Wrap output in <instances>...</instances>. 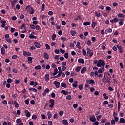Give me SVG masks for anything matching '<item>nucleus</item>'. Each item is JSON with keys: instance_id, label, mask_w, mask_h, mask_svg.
<instances>
[{"instance_id": "f257e3e1", "label": "nucleus", "mask_w": 125, "mask_h": 125, "mask_svg": "<svg viewBox=\"0 0 125 125\" xmlns=\"http://www.w3.org/2000/svg\"><path fill=\"white\" fill-rule=\"evenodd\" d=\"M105 65H106V63L104 62V61L100 59L97 64V67L99 68H105Z\"/></svg>"}, {"instance_id": "f03ea898", "label": "nucleus", "mask_w": 125, "mask_h": 125, "mask_svg": "<svg viewBox=\"0 0 125 125\" xmlns=\"http://www.w3.org/2000/svg\"><path fill=\"white\" fill-rule=\"evenodd\" d=\"M25 10L26 11L29 12L30 14H34V12H35V10H34V8H32V6L28 5L25 7Z\"/></svg>"}, {"instance_id": "7ed1b4c3", "label": "nucleus", "mask_w": 125, "mask_h": 125, "mask_svg": "<svg viewBox=\"0 0 125 125\" xmlns=\"http://www.w3.org/2000/svg\"><path fill=\"white\" fill-rule=\"evenodd\" d=\"M59 71V73L58 74V75H57L56 76H54L52 77V79H57V78H59L60 77V76H61V75H62V70H61V67H59L58 68Z\"/></svg>"}, {"instance_id": "20e7f679", "label": "nucleus", "mask_w": 125, "mask_h": 125, "mask_svg": "<svg viewBox=\"0 0 125 125\" xmlns=\"http://www.w3.org/2000/svg\"><path fill=\"white\" fill-rule=\"evenodd\" d=\"M49 102L50 104L49 107L51 108H53V107H54V100L51 99L49 100Z\"/></svg>"}, {"instance_id": "39448f33", "label": "nucleus", "mask_w": 125, "mask_h": 125, "mask_svg": "<svg viewBox=\"0 0 125 125\" xmlns=\"http://www.w3.org/2000/svg\"><path fill=\"white\" fill-rule=\"evenodd\" d=\"M86 82L89 84H95V82H94V80L93 79H87Z\"/></svg>"}, {"instance_id": "423d86ee", "label": "nucleus", "mask_w": 125, "mask_h": 125, "mask_svg": "<svg viewBox=\"0 0 125 125\" xmlns=\"http://www.w3.org/2000/svg\"><path fill=\"white\" fill-rule=\"evenodd\" d=\"M119 19H118V18H114L113 19L110 20V23L111 24H113L114 23H118L119 22Z\"/></svg>"}, {"instance_id": "0eeeda50", "label": "nucleus", "mask_w": 125, "mask_h": 125, "mask_svg": "<svg viewBox=\"0 0 125 125\" xmlns=\"http://www.w3.org/2000/svg\"><path fill=\"white\" fill-rule=\"evenodd\" d=\"M53 83L55 85L56 88H59V87H60V83L59 82L54 81Z\"/></svg>"}, {"instance_id": "6e6552de", "label": "nucleus", "mask_w": 125, "mask_h": 125, "mask_svg": "<svg viewBox=\"0 0 125 125\" xmlns=\"http://www.w3.org/2000/svg\"><path fill=\"white\" fill-rule=\"evenodd\" d=\"M21 30H23L21 31V33H25L26 31H27V29H26V25L25 24H23L20 28Z\"/></svg>"}, {"instance_id": "1a4fd4ad", "label": "nucleus", "mask_w": 125, "mask_h": 125, "mask_svg": "<svg viewBox=\"0 0 125 125\" xmlns=\"http://www.w3.org/2000/svg\"><path fill=\"white\" fill-rule=\"evenodd\" d=\"M87 54H88L90 57H92V56H93V53L91 52V50L88 48H87Z\"/></svg>"}, {"instance_id": "9d476101", "label": "nucleus", "mask_w": 125, "mask_h": 125, "mask_svg": "<svg viewBox=\"0 0 125 125\" xmlns=\"http://www.w3.org/2000/svg\"><path fill=\"white\" fill-rule=\"evenodd\" d=\"M16 123L18 125H23V122L20 119H17L16 120Z\"/></svg>"}, {"instance_id": "9b49d317", "label": "nucleus", "mask_w": 125, "mask_h": 125, "mask_svg": "<svg viewBox=\"0 0 125 125\" xmlns=\"http://www.w3.org/2000/svg\"><path fill=\"white\" fill-rule=\"evenodd\" d=\"M89 120L90 122H92V123H94V122L96 121V118H95V116L93 115L92 117H90Z\"/></svg>"}, {"instance_id": "f8f14e48", "label": "nucleus", "mask_w": 125, "mask_h": 125, "mask_svg": "<svg viewBox=\"0 0 125 125\" xmlns=\"http://www.w3.org/2000/svg\"><path fill=\"white\" fill-rule=\"evenodd\" d=\"M116 47H117L118 49L119 50V53H123V48H122V46L117 45Z\"/></svg>"}, {"instance_id": "ddd939ff", "label": "nucleus", "mask_w": 125, "mask_h": 125, "mask_svg": "<svg viewBox=\"0 0 125 125\" xmlns=\"http://www.w3.org/2000/svg\"><path fill=\"white\" fill-rule=\"evenodd\" d=\"M78 63L80 64H84V59L79 58L78 60Z\"/></svg>"}, {"instance_id": "4468645a", "label": "nucleus", "mask_w": 125, "mask_h": 125, "mask_svg": "<svg viewBox=\"0 0 125 125\" xmlns=\"http://www.w3.org/2000/svg\"><path fill=\"white\" fill-rule=\"evenodd\" d=\"M25 114L27 118H30L31 117V113L29 112V110H25Z\"/></svg>"}, {"instance_id": "2eb2a0df", "label": "nucleus", "mask_w": 125, "mask_h": 125, "mask_svg": "<svg viewBox=\"0 0 125 125\" xmlns=\"http://www.w3.org/2000/svg\"><path fill=\"white\" fill-rule=\"evenodd\" d=\"M119 21H120L119 25H120L121 26L124 25V19L120 18Z\"/></svg>"}, {"instance_id": "dca6fc26", "label": "nucleus", "mask_w": 125, "mask_h": 125, "mask_svg": "<svg viewBox=\"0 0 125 125\" xmlns=\"http://www.w3.org/2000/svg\"><path fill=\"white\" fill-rule=\"evenodd\" d=\"M34 45L37 47V48H41V44L38 42H35Z\"/></svg>"}, {"instance_id": "f3484780", "label": "nucleus", "mask_w": 125, "mask_h": 125, "mask_svg": "<svg viewBox=\"0 0 125 125\" xmlns=\"http://www.w3.org/2000/svg\"><path fill=\"white\" fill-rule=\"evenodd\" d=\"M104 68L101 67L100 69H99L98 70V73L99 74H102V73H103V72H104Z\"/></svg>"}, {"instance_id": "a211bd4d", "label": "nucleus", "mask_w": 125, "mask_h": 125, "mask_svg": "<svg viewBox=\"0 0 125 125\" xmlns=\"http://www.w3.org/2000/svg\"><path fill=\"white\" fill-rule=\"evenodd\" d=\"M44 58H45V59H49V55H48V54H47V53H44Z\"/></svg>"}, {"instance_id": "6ab92c4d", "label": "nucleus", "mask_w": 125, "mask_h": 125, "mask_svg": "<svg viewBox=\"0 0 125 125\" xmlns=\"http://www.w3.org/2000/svg\"><path fill=\"white\" fill-rule=\"evenodd\" d=\"M1 53L2 55H4L5 54V49H4V47H2L1 48Z\"/></svg>"}, {"instance_id": "aec40b11", "label": "nucleus", "mask_w": 125, "mask_h": 125, "mask_svg": "<svg viewBox=\"0 0 125 125\" xmlns=\"http://www.w3.org/2000/svg\"><path fill=\"white\" fill-rule=\"evenodd\" d=\"M62 123L63 124V125H69V123H68V120H67L66 119L62 120Z\"/></svg>"}, {"instance_id": "412c9836", "label": "nucleus", "mask_w": 125, "mask_h": 125, "mask_svg": "<svg viewBox=\"0 0 125 125\" xmlns=\"http://www.w3.org/2000/svg\"><path fill=\"white\" fill-rule=\"evenodd\" d=\"M118 17L119 18H125V15H124L123 13H119L117 14Z\"/></svg>"}, {"instance_id": "4be33fe9", "label": "nucleus", "mask_w": 125, "mask_h": 125, "mask_svg": "<svg viewBox=\"0 0 125 125\" xmlns=\"http://www.w3.org/2000/svg\"><path fill=\"white\" fill-rule=\"evenodd\" d=\"M58 73V69L57 68H55L54 70V72L53 73V76H56L57 75V73Z\"/></svg>"}, {"instance_id": "5701e85b", "label": "nucleus", "mask_w": 125, "mask_h": 125, "mask_svg": "<svg viewBox=\"0 0 125 125\" xmlns=\"http://www.w3.org/2000/svg\"><path fill=\"white\" fill-rule=\"evenodd\" d=\"M97 25V23H96V22L94 21H92V28H95V26Z\"/></svg>"}, {"instance_id": "b1692460", "label": "nucleus", "mask_w": 125, "mask_h": 125, "mask_svg": "<svg viewBox=\"0 0 125 125\" xmlns=\"http://www.w3.org/2000/svg\"><path fill=\"white\" fill-rule=\"evenodd\" d=\"M47 115L48 116V119H51L52 115L51 114V113L50 112L48 111L47 112Z\"/></svg>"}, {"instance_id": "393cba45", "label": "nucleus", "mask_w": 125, "mask_h": 125, "mask_svg": "<svg viewBox=\"0 0 125 125\" xmlns=\"http://www.w3.org/2000/svg\"><path fill=\"white\" fill-rule=\"evenodd\" d=\"M86 71V67H83L81 70V74H84V72Z\"/></svg>"}, {"instance_id": "a878e982", "label": "nucleus", "mask_w": 125, "mask_h": 125, "mask_svg": "<svg viewBox=\"0 0 125 125\" xmlns=\"http://www.w3.org/2000/svg\"><path fill=\"white\" fill-rule=\"evenodd\" d=\"M95 14L97 17H100L101 16V13L99 12H95Z\"/></svg>"}, {"instance_id": "bb28decb", "label": "nucleus", "mask_w": 125, "mask_h": 125, "mask_svg": "<svg viewBox=\"0 0 125 125\" xmlns=\"http://www.w3.org/2000/svg\"><path fill=\"white\" fill-rule=\"evenodd\" d=\"M14 105L15 108H19V104H18V103L16 101H14Z\"/></svg>"}, {"instance_id": "cd10ccee", "label": "nucleus", "mask_w": 125, "mask_h": 125, "mask_svg": "<svg viewBox=\"0 0 125 125\" xmlns=\"http://www.w3.org/2000/svg\"><path fill=\"white\" fill-rule=\"evenodd\" d=\"M49 80V74H46L45 75V81H48Z\"/></svg>"}, {"instance_id": "c85d7f7f", "label": "nucleus", "mask_w": 125, "mask_h": 125, "mask_svg": "<svg viewBox=\"0 0 125 125\" xmlns=\"http://www.w3.org/2000/svg\"><path fill=\"white\" fill-rule=\"evenodd\" d=\"M119 123H121L122 124H125V119H124L123 118H120V119H119Z\"/></svg>"}, {"instance_id": "c756f323", "label": "nucleus", "mask_w": 125, "mask_h": 125, "mask_svg": "<svg viewBox=\"0 0 125 125\" xmlns=\"http://www.w3.org/2000/svg\"><path fill=\"white\" fill-rule=\"evenodd\" d=\"M61 93L64 94V95H67V94H69V93L66 91L65 90H62L61 91Z\"/></svg>"}, {"instance_id": "7c9ffc66", "label": "nucleus", "mask_w": 125, "mask_h": 125, "mask_svg": "<svg viewBox=\"0 0 125 125\" xmlns=\"http://www.w3.org/2000/svg\"><path fill=\"white\" fill-rule=\"evenodd\" d=\"M29 89L30 91H33V92H37L38 91V90L35 88H29Z\"/></svg>"}, {"instance_id": "2f4dec72", "label": "nucleus", "mask_w": 125, "mask_h": 125, "mask_svg": "<svg viewBox=\"0 0 125 125\" xmlns=\"http://www.w3.org/2000/svg\"><path fill=\"white\" fill-rule=\"evenodd\" d=\"M87 45H88V46H91V45H92L91 41L88 40L87 41Z\"/></svg>"}, {"instance_id": "473e14b6", "label": "nucleus", "mask_w": 125, "mask_h": 125, "mask_svg": "<svg viewBox=\"0 0 125 125\" xmlns=\"http://www.w3.org/2000/svg\"><path fill=\"white\" fill-rule=\"evenodd\" d=\"M29 38L30 39H37V37L31 34L29 35Z\"/></svg>"}, {"instance_id": "72a5a7b5", "label": "nucleus", "mask_w": 125, "mask_h": 125, "mask_svg": "<svg viewBox=\"0 0 125 125\" xmlns=\"http://www.w3.org/2000/svg\"><path fill=\"white\" fill-rule=\"evenodd\" d=\"M61 85L62 87H64V88H67V84H66V83H61Z\"/></svg>"}, {"instance_id": "f704fd0d", "label": "nucleus", "mask_w": 125, "mask_h": 125, "mask_svg": "<svg viewBox=\"0 0 125 125\" xmlns=\"http://www.w3.org/2000/svg\"><path fill=\"white\" fill-rule=\"evenodd\" d=\"M42 66L41 65H38L35 67V70H41Z\"/></svg>"}, {"instance_id": "c9c22d12", "label": "nucleus", "mask_w": 125, "mask_h": 125, "mask_svg": "<svg viewBox=\"0 0 125 125\" xmlns=\"http://www.w3.org/2000/svg\"><path fill=\"white\" fill-rule=\"evenodd\" d=\"M67 100H71L72 99V96L68 95L66 96Z\"/></svg>"}, {"instance_id": "e433bc0d", "label": "nucleus", "mask_w": 125, "mask_h": 125, "mask_svg": "<svg viewBox=\"0 0 125 125\" xmlns=\"http://www.w3.org/2000/svg\"><path fill=\"white\" fill-rule=\"evenodd\" d=\"M81 45V43H80V42H78L76 44V47H77V48H78L79 49H81V47H80V46Z\"/></svg>"}, {"instance_id": "4c0bfd02", "label": "nucleus", "mask_w": 125, "mask_h": 125, "mask_svg": "<svg viewBox=\"0 0 125 125\" xmlns=\"http://www.w3.org/2000/svg\"><path fill=\"white\" fill-rule=\"evenodd\" d=\"M64 57L65 58H66V59H68V58H69V53H65L64 55Z\"/></svg>"}, {"instance_id": "58836bf2", "label": "nucleus", "mask_w": 125, "mask_h": 125, "mask_svg": "<svg viewBox=\"0 0 125 125\" xmlns=\"http://www.w3.org/2000/svg\"><path fill=\"white\" fill-rule=\"evenodd\" d=\"M103 96H104V99H105V100H107V99H108V98H109V97H108V96H107L106 93H104L103 94Z\"/></svg>"}, {"instance_id": "ea45409f", "label": "nucleus", "mask_w": 125, "mask_h": 125, "mask_svg": "<svg viewBox=\"0 0 125 125\" xmlns=\"http://www.w3.org/2000/svg\"><path fill=\"white\" fill-rule=\"evenodd\" d=\"M117 108H118V111H120V110H121V103H120V102H119L118 103Z\"/></svg>"}, {"instance_id": "a19ab883", "label": "nucleus", "mask_w": 125, "mask_h": 125, "mask_svg": "<svg viewBox=\"0 0 125 125\" xmlns=\"http://www.w3.org/2000/svg\"><path fill=\"white\" fill-rule=\"evenodd\" d=\"M90 25V22H85L83 23L84 26H89Z\"/></svg>"}, {"instance_id": "79ce46f5", "label": "nucleus", "mask_w": 125, "mask_h": 125, "mask_svg": "<svg viewBox=\"0 0 125 125\" xmlns=\"http://www.w3.org/2000/svg\"><path fill=\"white\" fill-rule=\"evenodd\" d=\"M55 39H56V34H53V35L52 36V40L53 41H54L55 40Z\"/></svg>"}, {"instance_id": "37998d69", "label": "nucleus", "mask_w": 125, "mask_h": 125, "mask_svg": "<svg viewBox=\"0 0 125 125\" xmlns=\"http://www.w3.org/2000/svg\"><path fill=\"white\" fill-rule=\"evenodd\" d=\"M70 34L72 36H75V35H76V32L73 30H71Z\"/></svg>"}, {"instance_id": "c03bdc74", "label": "nucleus", "mask_w": 125, "mask_h": 125, "mask_svg": "<svg viewBox=\"0 0 125 125\" xmlns=\"http://www.w3.org/2000/svg\"><path fill=\"white\" fill-rule=\"evenodd\" d=\"M106 122H107V119H106V118L102 119L101 121L102 124H105V123H106Z\"/></svg>"}, {"instance_id": "a18cd8bd", "label": "nucleus", "mask_w": 125, "mask_h": 125, "mask_svg": "<svg viewBox=\"0 0 125 125\" xmlns=\"http://www.w3.org/2000/svg\"><path fill=\"white\" fill-rule=\"evenodd\" d=\"M22 66L23 67L24 70H27V69H28V66L25 65V63H22Z\"/></svg>"}, {"instance_id": "49530a36", "label": "nucleus", "mask_w": 125, "mask_h": 125, "mask_svg": "<svg viewBox=\"0 0 125 125\" xmlns=\"http://www.w3.org/2000/svg\"><path fill=\"white\" fill-rule=\"evenodd\" d=\"M103 15L104 17H107L108 16V14L106 12H103Z\"/></svg>"}, {"instance_id": "de8ad7c7", "label": "nucleus", "mask_w": 125, "mask_h": 125, "mask_svg": "<svg viewBox=\"0 0 125 125\" xmlns=\"http://www.w3.org/2000/svg\"><path fill=\"white\" fill-rule=\"evenodd\" d=\"M45 46L46 49H47V50H49V49H50V46H49V45L46 44L45 45Z\"/></svg>"}, {"instance_id": "09e8293b", "label": "nucleus", "mask_w": 125, "mask_h": 125, "mask_svg": "<svg viewBox=\"0 0 125 125\" xmlns=\"http://www.w3.org/2000/svg\"><path fill=\"white\" fill-rule=\"evenodd\" d=\"M32 119H33V120H37V119H38V116L36 115H33L32 117Z\"/></svg>"}, {"instance_id": "8fccbe9b", "label": "nucleus", "mask_w": 125, "mask_h": 125, "mask_svg": "<svg viewBox=\"0 0 125 125\" xmlns=\"http://www.w3.org/2000/svg\"><path fill=\"white\" fill-rule=\"evenodd\" d=\"M81 66H78L76 68V72H79V71H80L81 70Z\"/></svg>"}, {"instance_id": "3c124183", "label": "nucleus", "mask_w": 125, "mask_h": 125, "mask_svg": "<svg viewBox=\"0 0 125 125\" xmlns=\"http://www.w3.org/2000/svg\"><path fill=\"white\" fill-rule=\"evenodd\" d=\"M61 40L62 42H65V41H67V38L65 37H62L61 38Z\"/></svg>"}, {"instance_id": "603ef678", "label": "nucleus", "mask_w": 125, "mask_h": 125, "mask_svg": "<svg viewBox=\"0 0 125 125\" xmlns=\"http://www.w3.org/2000/svg\"><path fill=\"white\" fill-rule=\"evenodd\" d=\"M108 103V101H105L103 103V106H105V105H107Z\"/></svg>"}, {"instance_id": "864d4df0", "label": "nucleus", "mask_w": 125, "mask_h": 125, "mask_svg": "<svg viewBox=\"0 0 125 125\" xmlns=\"http://www.w3.org/2000/svg\"><path fill=\"white\" fill-rule=\"evenodd\" d=\"M59 115L62 117V116H63V115H64V112H63V111H60L59 113Z\"/></svg>"}, {"instance_id": "5fc2aeb1", "label": "nucleus", "mask_w": 125, "mask_h": 125, "mask_svg": "<svg viewBox=\"0 0 125 125\" xmlns=\"http://www.w3.org/2000/svg\"><path fill=\"white\" fill-rule=\"evenodd\" d=\"M111 125H116V121L114 119H112L111 121Z\"/></svg>"}, {"instance_id": "6e6d98bb", "label": "nucleus", "mask_w": 125, "mask_h": 125, "mask_svg": "<svg viewBox=\"0 0 125 125\" xmlns=\"http://www.w3.org/2000/svg\"><path fill=\"white\" fill-rule=\"evenodd\" d=\"M7 83H12V80L10 78H8L7 80Z\"/></svg>"}, {"instance_id": "4d7b16f0", "label": "nucleus", "mask_w": 125, "mask_h": 125, "mask_svg": "<svg viewBox=\"0 0 125 125\" xmlns=\"http://www.w3.org/2000/svg\"><path fill=\"white\" fill-rule=\"evenodd\" d=\"M82 52L83 54V55L84 56H85L86 55V51H85V50H84V49H83V50H82Z\"/></svg>"}, {"instance_id": "13d9d810", "label": "nucleus", "mask_w": 125, "mask_h": 125, "mask_svg": "<svg viewBox=\"0 0 125 125\" xmlns=\"http://www.w3.org/2000/svg\"><path fill=\"white\" fill-rule=\"evenodd\" d=\"M48 15H50V16H51L52 15H53V12H52V11H49L48 12Z\"/></svg>"}, {"instance_id": "bf43d9fd", "label": "nucleus", "mask_w": 125, "mask_h": 125, "mask_svg": "<svg viewBox=\"0 0 125 125\" xmlns=\"http://www.w3.org/2000/svg\"><path fill=\"white\" fill-rule=\"evenodd\" d=\"M44 7H45V4H42V11H43V10H44Z\"/></svg>"}, {"instance_id": "052dcab7", "label": "nucleus", "mask_w": 125, "mask_h": 125, "mask_svg": "<svg viewBox=\"0 0 125 125\" xmlns=\"http://www.w3.org/2000/svg\"><path fill=\"white\" fill-rule=\"evenodd\" d=\"M83 87V84L79 85V88L80 90H82Z\"/></svg>"}, {"instance_id": "680f3d73", "label": "nucleus", "mask_w": 125, "mask_h": 125, "mask_svg": "<svg viewBox=\"0 0 125 125\" xmlns=\"http://www.w3.org/2000/svg\"><path fill=\"white\" fill-rule=\"evenodd\" d=\"M2 104L3 105H7V101L4 100L2 102Z\"/></svg>"}, {"instance_id": "e2e57ef3", "label": "nucleus", "mask_w": 125, "mask_h": 125, "mask_svg": "<svg viewBox=\"0 0 125 125\" xmlns=\"http://www.w3.org/2000/svg\"><path fill=\"white\" fill-rule=\"evenodd\" d=\"M108 108H113L114 107V105H113L112 104H109L108 105Z\"/></svg>"}, {"instance_id": "0e129e2a", "label": "nucleus", "mask_w": 125, "mask_h": 125, "mask_svg": "<svg viewBox=\"0 0 125 125\" xmlns=\"http://www.w3.org/2000/svg\"><path fill=\"white\" fill-rule=\"evenodd\" d=\"M35 29L37 31H39V30H40L41 29V27H40V26H39V25H37L35 27Z\"/></svg>"}, {"instance_id": "69168bd1", "label": "nucleus", "mask_w": 125, "mask_h": 125, "mask_svg": "<svg viewBox=\"0 0 125 125\" xmlns=\"http://www.w3.org/2000/svg\"><path fill=\"white\" fill-rule=\"evenodd\" d=\"M60 52H61V53H62V54H64V53H65V50H64L62 49H60Z\"/></svg>"}, {"instance_id": "338daca9", "label": "nucleus", "mask_w": 125, "mask_h": 125, "mask_svg": "<svg viewBox=\"0 0 125 125\" xmlns=\"http://www.w3.org/2000/svg\"><path fill=\"white\" fill-rule=\"evenodd\" d=\"M114 121L116 122H119V118H118V117H114Z\"/></svg>"}, {"instance_id": "774afa93", "label": "nucleus", "mask_w": 125, "mask_h": 125, "mask_svg": "<svg viewBox=\"0 0 125 125\" xmlns=\"http://www.w3.org/2000/svg\"><path fill=\"white\" fill-rule=\"evenodd\" d=\"M113 32V30L111 28H108L107 29V33H112Z\"/></svg>"}]
</instances>
